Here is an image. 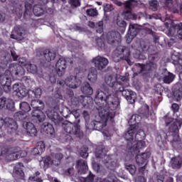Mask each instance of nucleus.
<instances>
[{
    "label": "nucleus",
    "mask_w": 182,
    "mask_h": 182,
    "mask_svg": "<svg viewBox=\"0 0 182 182\" xmlns=\"http://www.w3.org/2000/svg\"><path fill=\"white\" fill-rule=\"evenodd\" d=\"M105 92L97 90L95 93L94 102L97 105L98 114L102 121H93L91 122L94 129L100 132L107 126L109 119L114 117V110L119 106V97L112 93L109 87H105Z\"/></svg>",
    "instance_id": "1"
},
{
    "label": "nucleus",
    "mask_w": 182,
    "mask_h": 182,
    "mask_svg": "<svg viewBox=\"0 0 182 182\" xmlns=\"http://www.w3.org/2000/svg\"><path fill=\"white\" fill-rule=\"evenodd\" d=\"M47 117L54 122L55 126H61L68 134H75L79 136L80 134V127L77 124H73L69 121H64L63 117H60L58 112L55 110L48 109L46 112Z\"/></svg>",
    "instance_id": "2"
},
{
    "label": "nucleus",
    "mask_w": 182,
    "mask_h": 182,
    "mask_svg": "<svg viewBox=\"0 0 182 182\" xmlns=\"http://www.w3.org/2000/svg\"><path fill=\"white\" fill-rule=\"evenodd\" d=\"M164 119L166 124V127H168V133L171 134L173 136V141H180V128L182 126V120L174 119L168 117V115H165Z\"/></svg>",
    "instance_id": "3"
},
{
    "label": "nucleus",
    "mask_w": 182,
    "mask_h": 182,
    "mask_svg": "<svg viewBox=\"0 0 182 182\" xmlns=\"http://www.w3.org/2000/svg\"><path fill=\"white\" fill-rule=\"evenodd\" d=\"M25 156H26V151H22L19 147L6 148L0 146V159L4 157L10 161H14L21 157H25Z\"/></svg>",
    "instance_id": "4"
},
{
    "label": "nucleus",
    "mask_w": 182,
    "mask_h": 182,
    "mask_svg": "<svg viewBox=\"0 0 182 182\" xmlns=\"http://www.w3.org/2000/svg\"><path fill=\"white\" fill-rule=\"evenodd\" d=\"M31 107L33 110L31 112V119L33 123H43L46 119V116L42 112L45 109V104L41 100H33L31 101Z\"/></svg>",
    "instance_id": "5"
},
{
    "label": "nucleus",
    "mask_w": 182,
    "mask_h": 182,
    "mask_svg": "<svg viewBox=\"0 0 182 182\" xmlns=\"http://www.w3.org/2000/svg\"><path fill=\"white\" fill-rule=\"evenodd\" d=\"M14 117L15 120H17V122H23L24 129H26L28 134H29L31 137H36L38 134V130L33 123L26 122V120H28V115L26 114V112H23V111L17 112L14 114Z\"/></svg>",
    "instance_id": "6"
},
{
    "label": "nucleus",
    "mask_w": 182,
    "mask_h": 182,
    "mask_svg": "<svg viewBox=\"0 0 182 182\" xmlns=\"http://www.w3.org/2000/svg\"><path fill=\"white\" fill-rule=\"evenodd\" d=\"M29 63L26 58H19L18 65L11 64L9 67V72L11 76H23L25 75L23 67L27 68Z\"/></svg>",
    "instance_id": "7"
},
{
    "label": "nucleus",
    "mask_w": 182,
    "mask_h": 182,
    "mask_svg": "<svg viewBox=\"0 0 182 182\" xmlns=\"http://www.w3.org/2000/svg\"><path fill=\"white\" fill-rule=\"evenodd\" d=\"M149 116H150V107L149 105H146L139 109V114H134L132 115L128 123L129 126H135V129H139V123L141 122V119H143V117L149 119Z\"/></svg>",
    "instance_id": "8"
},
{
    "label": "nucleus",
    "mask_w": 182,
    "mask_h": 182,
    "mask_svg": "<svg viewBox=\"0 0 182 182\" xmlns=\"http://www.w3.org/2000/svg\"><path fill=\"white\" fill-rule=\"evenodd\" d=\"M149 63H146V64L135 63L134 66L138 69L139 73L157 70V64L156 62L159 60V57L156 55V54H151L149 55Z\"/></svg>",
    "instance_id": "9"
},
{
    "label": "nucleus",
    "mask_w": 182,
    "mask_h": 182,
    "mask_svg": "<svg viewBox=\"0 0 182 182\" xmlns=\"http://www.w3.org/2000/svg\"><path fill=\"white\" fill-rule=\"evenodd\" d=\"M80 105L83 107H92L93 106V98L80 95L77 97H73L70 99V102H69V106L71 109H77Z\"/></svg>",
    "instance_id": "10"
},
{
    "label": "nucleus",
    "mask_w": 182,
    "mask_h": 182,
    "mask_svg": "<svg viewBox=\"0 0 182 182\" xmlns=\"http://www.w3.org/2000/svg\"><path fill=\"white\" fill-rule=\"evenodd\" d=\"M144 139H146V133L142 129H139L135 134V140L137 142L132 147V151L134 153H139L141 149L146 147V141H143Z\"/></svg>",
    "instance_id": "11"
},
{
    "label": "nucleus",
    "mask_w": 182,
    "mask_h": 182,
    "mask_svg": "<svg viewBox=\"0 0 182 182\" xmlns=\"http://www.w3.org/2000/svg\"><path fill=\"white\" fill-rule=\"evenodd\" d=\"M3 126L10 134L18 130V123L12 118L6 117L4 119L0 118V129H2Z\"/></svg>",
    "instance_id": "12"
},
{
    "label": "nucleus",
    "mask_w": 182,
    "mask_h": 182,
    "mask_svg": "<svg viewBox=\"0 0 182 182\" xmlns=\"http://www.w3.org/2000/svg\"><path fill=\"white\" fill-rule=\"evenodd\" d=\"M137 132V128H136V126L132 125L130 126L127 129V132H124V137L125 140H127V149L129 150L133 151V140H134V134H136V132Z\"/></svg>",
    "instance_id": "13"
},
{
    "label": "nucleus",
    "mask_w": 182,
    "mask_h": 182,
    "mask_svg": "<svg viewBox=\"0 0 182 182\" xmlns=\"http://www.w3.org/2000/svg\"><path fill=\"white\" fill-rule=\"evenodd\" d=\"M115 92H121L122 96L126 99V100H127V102L131 103V105L135 103L136 97V92L130 90H124V87H123V85L122 83L120 85H118V87L115 90Z\"/></svg>",
    "instance_id": "14"
},
{
    "label": "nucleus",
    "mask_w": 182,
    "mask_h": 182,
    "mask_svg": "<svg viewBox=\"0 0 182 182\" xmlns=\"http://www.w3.org/2000/svg\"><path fill=\"white\" fill-rule=\"evenodd\" d=\"M66 68H68V61L63 58H60L58 60L55 64V70L58 76L62 77L66 72Z\"/></svg>",
    "instance_id": "15"
},
{
    "label": "nucleus",
    "mask_w": 182,
    "mask_h": 182,
    "mask_svg": "<svg viewBox=\"0 0 182 182\" xmlns=\"http://www.w3.org/2000/svg\"><path fill=\"white\" fill-rule=\"evenodd\" d=\"M92 62L94 63L95 68H97L98 70H103V69H105V68L109 65V60L100 55L94 58Z\"/></svg>",
    "instance_id": "16"
},
{
    "label": "nucleus",
    "mask_w": 182,
    "mask_h": 182,
    "mask_svg": "<svg viewBox=\"0 0 182 182\" xmlns=\"http://www.w3.org/2000/svg\"><path fill=\"white\" fill-rule=\"evenodd\" d=\"M13 90L16 92V96L18 97H26L28 96V93L29 91L26 89V87L22 84L16 83L13 85Z\"/></svg>",
    "instance_id": "17"
},
{
    "label": "nucleus",
    "mask_w": 182,
    "mask_h": 182,
    "mask_svg": "<svg viewBox=\"0 0 182 182\" xmlns=\"http://www.w3.org/2000/svg\"><path fill=\"white\" fill-rule=\"evenodd\" d=\"M39 4H36L33 7V12L36 16H42L45 10H43V6L48 4V0H37Z\"/></svg>",
    "instance_id": "18"
},
{
    "label": "nucleus",
    "mask_w": 182,
    "mask_h": 182,
    "mask_svg": "<svg viewBox=\"0 0 182 182\" xmlns=\"http://www.w3.org/2000/svg\"><path fill=\"white\" fill-rule=\"evenodd\" d=\"M14 33L15 34H11L10 36L11 38L18 40L19 38L23 39V37L25 36V35H26V33H28V31H26V29H25V28L21 26H17L14 28Z\"/></svg>",
    "instance_id": "19"
},
{
    "label": "nucleus",
    "mask_w": 182,
    "mask_h": 182,
    "mask_svg": "<svg viewBox=\"0 0 182 182\" xmlns=\"http://www.w3.org/2000/svg\"><path fill=\"white\" fill-rule=\"evenodd\" d=\"M13 174L17 178L23 180L25 178V173L23 172V164L18 162L16 164L13 168Z\"/></svg>",
    "instance_id": "20"
},
{
    "label": "nucleus",
    "mask_w": 182,
    "mask_h": 182,
    "mask_svg": "<svg viewBox=\"0 0 182 182\" xmlns=\"http://www.w3.org/2000/svg\"><path fill=\"white\" fill-rule=\"evenodd\" d=\"M0 83L3 86V89L6 93L11 92L12 80L8 75H0Z\"/></svg>",
    "instance_id": "21"
},
{
    "label": "nucleus",
    "mask_w": 182,
    "mask_h": 182,
    "mask_svg": "<svg viewBox=\"0 0 182 182\" xmlns=\"http://www.w3.org/2000/svg\"><path fill=\"white\" fill-rule=\"evenodd\" d=\"M135 154H137L135 157L136 164L138 166H144L146 164V161H147V159L150 157V152H146V153H142L141 154H139L140 152H134Z\"/></svg>",
    "instance_id": "22"
},
{
    "label": "nucleus",
    "mask_w": 182,
    "mask_h": 182,
    "mask_svg": "<svg viewBox=\"0 0 182 182\" xmlns=\"http://www.w3.org/2000/svg\"><path fill=\"white\" fill-rule=\"evenodd\" d=\"M66 86L71 89H76L80 86V80H77L76 75H70L66 78Z\"/></svg>",
    "instance_id": "23"
},
{
    "label": "nucleus",
    "mask_w": 182,
    "mask_h": 182,
    "mask_svg": "<svg viewBox=\"0 0 182 182\" xmlns=\"http://www.w3.org/2000/svg\"><path fill=\"white\" fill-rule=\"evenodd\" d=\"M116 79V77L109 75H107L105 78V82L106 85L109 86V87H112V89H114V90L115 91L117 87H119V85L122 84V82H119Z\"/></svg>",
    "instance_id": "24"
},
{
    "label": "nucleus",
    "mask_w": 182,
    "mask_h": 182,
    "mask_svg": "<svg viewBox=\"0 0 182 182\" xmlns=\"http://www.w3.org/2000/svg\"><path fill=\"white\" fill-rule=\"evenodd\" d=\"M120 49H121V53L122 55H123L122 59L124 60H126V62L127 63L128 65H129V66H132L134 62L130 60V50L129 49V48L126 46H123Z\"/></svg>",
    "instance_id": "25"
},
{
    "label": "nucleus",
    "mask_w": 182,
    "mask_h": 182,
    "mask_svg": "<svg viewBox=\"0 0 182 182\" xmlns=\"http://www.w3.org/2000/svg\"><path fill=\"white\" fill-rule=\"evenodd\" d=\"M120 39V33L116 31H110L107 35V43L113 45L116 41H119Z\"/></svg>",
    "instance_id": "26"
},
{
    "label": "nucleus",
    "mask_w": 182,
    "mask_h": 182,
    "mask_svg": "<svg viewBox=\"0 0 182 182\" xmlns=\"http://www.w3.org/2000/svg\"><path fill=\"white\" fill-rule=\"evenodd\" d=\"M77 168L78 170V173H80L81 174H86V172L89 169L87 162L83 159L77 161Z\"/></svg>",
    "instance_id": "27"
},
{
    "label": "nucleus",
    "mask_w": 182,
    "mask_h": 182,
    "mask_svg": "<svg viewBox=\"0 0 182 182\" xmlns=\"http://www.w3.org/2000/svg\"><path fill=\"white\" fill-rule=\"evenodd\" d=\"M43 55L46 62H52V60H55L56 58V52L50 49L43 51Z\"/></svg>",
    "instance_id": "28"
},
{
    "label": "nucleus",
    "mask_w": 182,
    "mask_h": 182,
    "mask_svg": "<svg viewBox=\"0 0 182 182\" xmlns=\"http://www.w3.org/2000/svg\"><path fill=\"white\" fill-rule=\"evenodd\" d=\"M45 149H46V146H45V142H43V141H38L37 143L36 147H35L32 150V154H33V156H41V154H42V153H43V151H45Z\"/></svg>",
    "instance_id": "29"
},
{
    "label": "nucleus",
    "mask_w": 182,
    "mask_h": 182,
    "mask_svg": "<svg viewBox=\"0 0 182 182\" xmlns=\"http://www.w3.org/2000/svg\"><path fill=\"white\" fill-rule=\"evenodd\" d=\"M81 91L83 95H85V97H90L89 96H92V95H93V88L91 87L89 82H85L84 84V85L81 87Z\"/></svg>",
    "instance_id": "30"
},
{
    "label": "nucleus",
    "mask_w": 182,
    "mask_h": 182,
    "mask_svg": "<svg viewBox=\"0 0 182 182\" xmlns=\"http://www.w3.org/2000/svg\"><path fill=\"white\" fill-rule=\"evenodd\" d=\"M171 166L172 168H181L182 158L181 156H175L171 160Z\"/></svg>",
    "instance_id": "31"
},
{
    "label": "nucleus",
    "mask_w": 182,
    "mask_h": 182,
    "mask_svg": "<svg viewBox=\"0 0 182 182\" xmlns=\"http://www.w3.org/2000/svg\"><path fill=\"white\" fill-rule=\"evenodd\" d=\"M105 147L103 144H100L97 146L95 149V156L98 159H102L103 156L106 155V152H105Z\"/></svg>",
    "instance_id": "32"
},
{
    "label": "nucleus",
    "mask_w": 182,
    "mask_h": 182,
    "mask_svg": "<svg viewBox=\"0 0 182 182\" xmlns=\"http://www.w3.org/2000/svg\"><path fill=\"white\" fill-rule=\"evenodd\" d=\"M43 131L46 134H50V136L55 134V128H53V125L49 122L44 123Z\"/></svg>",
    "instance_id": "33"
},
{
    "label": "nucleus",
    "mask_w": 182,
    "mask_h": 182,
    "mask_svg": "<svg viewBox=\"0 0 182 182\" xmlns=\"http://www.w3.org/2000/svg\"><path fill=\"white\" fill-rule=\"evenodd\" d=\"M88 80L90 82H96L97 80V70L95 68H91L90 69V73H88Z\"/></svg>",
    "instance_id": "34"
},
{
    "label": "nucleus",
    "mask_w": 182,
    "mask_h": 182,
    "mask_svg": "<svg viewBox=\"0 0 182 182\" xmlns=\"http://www.w3.org/2000/svg\"><path fill=\"white\" fill-rule=\"evenodd\" d=\"M31 97H33L34 99H39L42 95V89L39 87L35 88L33 90L28 92V96H31Z\"/></svg>",
    "instance_id": "35"
},
{
    "label": "nucleus",
    "mask_w": 182,
    "mask_h": 182,
    "mask_svg": "<svg viewBox=\"0 0 182 182\" xmlns=\"http://www.w3.org/2000/svg\"><path fill=\"white\" fill-rule=\"evenodd\" d=\"M31 14H32V4L29 3H26L25 11L23 13L24 19H28V18H30Z\"/></svg>",
    "instance_id": "36"
},
{
    "label": "nucleus",
    "mask_w": 182,
    "mask_h": 182,
    "mask_svg": "<svg viewBox=\"0 0 182 182\" xmlns=\"http://www.w3.org/2000/svg\"><path fill=\"white\" fill-rule=\"evenodd\" d=\"M140 32V28H137L134 24H130L129 27L128 33L131 34L132 36L136 38L137 36V33Z\"/></svg>",
    "instance_id": "37"
},
{
    "label": "nucleus",
    "mask_w": 182,
    "mask_h": 182,
    "mask_svg": "<svg viewBox=\"0 0 182 182\" xmlns=\"http://www.w3.org/2000/svg\"><path fill=\"white\" fill-rule=\"evenodd\" d=\"M171 11L173 14H180L182 15V4L176 3L171 8Z\"/></svg>",
    "instance_id": "38"
},
{
    "label": "nucleus",
    "mask_w": 182,
    "mask_h": 182,
    "mask_svg": "<svg viewBox=\"0 0 182 182\" xmlns=\"http://www.w3.org/2000/svg\"><path fill=\"white\" fill-rule=\"evenodd\" d=\"M19 107L21 112L24 113H28V112H31V105L26 102H21L19 104Z\"/></svg>",
    "instance_id": "39"
},
{
    "label": "nucleus",
    "mask_w": 182,
    "mask_h": 182,
    "mask_svg": "<svg viewBox=\"0 0 182 182\" xmlns=\"http://www.w3.org/2000/svg\"><path fill=\"white\" fill-rule=\"evenodd\" d=\"M176 75L171 73H168L167 75H165L163 78L164 83H166L167 85L171 83L173 80H174Z\"/></svg>",
    "instance_id": "40"
},
{
    "label": "nucleus",
    "mask_w": 182,
    "mask_h": 182,
    "mask_svg": "<svg viewBox=\"0 0 182 182\" xmlns=\"http://www.w3.org/2000/svg\"><path fill=\"white\" fill-rule=\"evenodd\" d=\"M27 72L32 73L33 75H36L38 73V67L36 65L31 64V63L26 67Z\"/></svg>",
    "instance_id": "41"
},
{
    "label": "nucleus",
    "mask_w": 182,
    "mask_h": 182,
    "mask_svg": "<svg viewBox=\"0 0 182 182\" xmlns=\"http://www.w3.org/2000/svg\"><path fill=\"white\" fill-rule=\"evenodd\" d=\"M173 28L177 31L178 38L182 39V23L173 25Z\"/></svg>",
    "instance_id": "42"
},
{
    "label": "nucleus",
    "mask_w": 182,
    "mask_h": 182,
    "mask_svg": "<svg viewBox=\"0 0 182 182\" xmlns=\"http://www.w3.org/2000/svg\"><path fill=\"white\" fill-rule=\"evenodd\" d=\"M159 8V1L157 0H151L149 2V9L153 11L154 12H156Z\"/></svg>",
    "instance_id": "43"
},
{
    "label": "nucleus",
    "mask_w": 182,
    "mask_h": 182,
    "mask_svg": "<svg viewBox=\"0 0 182 182\" xmlns=\"http://www.w3.org/2000/svg\"><path fill=\"white\" fill-rule=\"evenodd\" d=\"M62 159H63V154L61 153L56 154L55 155L54 159V166H59L60 164V161H62Z\"/></svg>",
    "instance_id": "44"
},
{
    "label": "nucleus",
    "mask_w": 182,
    "mask_h": 182,
    "mask_svg": "<svg viewBox=\"0 0 182 182\" xmlns=\"http://www.w3.org/2000/svg\"><path fill=\"white\" fill-rule=\"evenodd\" d=\"M40 175L41 173L39 171H37L33 174V176L29 177V180H31V181L43 182V181L41 178L38 177Z\"/></svg>",
    "instance_id": "45"
},
{
    "label": "nucleus",
    "mask_w": 182,
    "mask_h": 182,
    "mask_svg": "<svg viewBox=\"0 0 182 182\" xmlns=\"http://www.w3.org/2000/svg\"><path fill=\"white\" fill-rule=\"evenodd\" d=\"M5 107H6L8 110H14V109H15V103L14 102V100L7 99Z\"/></svg>",
    "instance_id": "46"
},
{
    "label": "nucleus",
    "mask_w": 182,
    "mask_h": 182,
    "mask_svg": "<svg viewBox=\"0 0 182 182\" xmlns=\"http://www.w3.org/2000/svg\"><path fill=\"white\" fill-rule=\"evenodd\" d=\"M126 169L130 173L132 176H134L137 170L136 166L134 165H126Z\"/></svg>",
    "instance_id": "47"
},
{
    "label": "nucleus",
    "mask_w": 182,
    "mask_h": 182,
    "mask_svg": "<svg viewBox=\"0 0 182 182\" xmlns=\"http://www.w3.org/2000/svg\"><path fill=\"white\" fill-rule=\"evenodd\" d=\"M89 149L87 148V146H82L81 148V151L80 152L81 157H82V159H87V157L89 156V153H87V150Z\"/></svg>",
    "instance_id": "48"
},
{
    "label": "nucleus",
    "mask_w": 182,
    "mask_h": 182,
    "mask_svg": "<svg viewBox=\"0 0 182 182\" xmlns=\"http://www.w3.org/2000/svg\"><path fill=\"white\" fill-rule=\"evenodd\" d=\"M86 14L88 16H92V17L97 16L98 15L97 9H87Z\"/></svg>",
    "instance_id": "49"
},
{
    "label": "nucleus",
    "mask_w": 182,
    "mask_h": 182,
    "mask_svg": "<svg viewBox=\"0 0 182 182\" xmlns=\"http://www.w3.org/2000/svg\"><path fill=\"white\" fill-rule=\"evenodd\" d=\"M97 33H103V21H98L95 25Z\"/></svg>",
    "instance_id": "50"
},
{
    "label": "nucleus",
    "mask_w": 182,
    "mask_h": 182,
    "mask_svg": "<svg viewBox=\"0 0 182 182\" xmlns=\"http://www.w3.org/2000/svg\"><path fill=\"white\" fill-rule=\"evenodd\" d=\"M55 166V160H52V158L50 156H46L44 158V166Z\"/></svg>",
    "instance_id": "51"
},
{
    "label": "nucleus",
    "mask_w": 182,
    "mask_h": 182,
    "mask_svg": "<svg viewBox=\"0 0 182 182\" xmlns=\"http://www.w3.org/2000/svg\"><path fill=\"white\" fill-rule=\"evenodd\" d=\"M160 2L164 8H170L173 5V0H160Z\"/></svg>",
    "instance_id": "52"
},
{
    "label": "nucleus",
    "mask_w": 182,
    "mask_h": 182,
    "mask_svg": "<svg viewBox=\"0 0 182 182\" xmlns=\"http://www.w3.org/2000/svg\"><path fill=\"white\" fill-rule=\"evenodd\" d=\"M97 46L101 50L105 49V41L101 38H96Z\"/></svg>",
    "instance_id": "53"
},
{
    "label": "nucleus",
    "mask_w": 182,
    "mask_h": 182,
    "mask_svg": "<svg viewBox=\"0 0 182 182\" xmlns=\"http://www.w3.org/2000/svg\"><path fill=\"white\" fill-rule=\"evenodd\" d=\"M132 2H134V0H128L124 3L125 9H129V11L132 9V6H133Z\"/></svg>",
    "instance_id": "54"
},
{
    "label": "nucleus",
    "mask_w": 182,
    "mask_h": 182,
    "mask_svg": "<svg viewBox=\"0 0 182 182\" xmlns=\"http://www.w3.org/2000/svg\"><path fill=\"white\" fill-rule=\"evenodd\" d=\"M71 114L75 117V119H79L80 117L79 109L76 108H74L73 110L71 111Z\"/></svg>",
    "instance_id": "55"
},
{
    "label": "nucleus",
    "mask_w": 182,
    "mask_h": 182,
    "mask_svg": "<svg viewBox=\"0 0 182 182\" xmlns=\"http://www.w3.org/2000/svg\"><path fill=\"white\" fill-rule=\"evenodd\" d=\"M7 100L8 99L5 97L0 98V109H4V107H5Z\"/></svg>",
    "instance_id": "56"
},
{
    "label": "nucleus",
    "mask_w": 182,
    "mask_h": 182,
    "mask_svg": "<svg viewBox=\"0 0 182 182\" xmlns=\"http://www.w3.org/2000/svg\"><path fill=\"white\" fill-rule=\"evenodd\" d=\"M72 140V136L69 134H65L63 139V143H70Z\"/></svg>",
    "instance_id": "57"
},
{
    "label": "nucleus",
    "mask_w": 182,
    "mask_h": 182,
    "mask_svg": "<svg viewBox=\"0 0 182 182\" xmlns=\"http://www.w3.org/2000/svg\"><path fill=\"white\" fill-rule=\"evenodd\" d=\"M70 4L71 6L77 8V6H80V0H70Z\"/></svg>",
    "instance_id": "58"
},
{
    "label": "nucleus",
    "mask_w": 182,
    "mask_h": 182,
    "mask_svg": "<svg viewBox=\"0 0 182 182\" xmlns=\"http://www.w3.org/2000/svg\"><path fill=\"white\" fill-rule=\"evenodd\" d=\"M117 25L119 26V28H126L127 23L126 21H124V20H117Z\"/></svg>",
    "instance_id": "59"
},
{
    "label": "nucleus",
    "mask_w": 182,
    "mask_h": 182,
    "mask_svg": "<svg viewBox=\"0 0 182 182\" xmlns=\"http://www.w3.org/2000/svg\"><path fill=\"white\" fill-rule=\"evenodd\" d=\"M171 109L173 112V114H176V113H177V112H178V110H180V106H178V105L176 103H173L171 105Z\"/></svg>",
    "instance_id": "60"
},
{
    "label": "nucleus",
    "mask_w": 182,
    "mask_h": 182,
    "mask_svg": "<svg viewBox=\"0 0 182 182\" xmlns=\"http://www.w3.org/2000/svg\"><path fill=\"white\" fill-rule=\"evenodd\" d=\"M82 117L85 119V122H89V120H90V114L86 110L82 112Z\"/></svg>",
    "instance_id": "61"
},
{
    "label": "nucleus",
    "mask_w": 182,
    "mask_h": 182,
    "mask_svg": "<svg viewBox=\"0 0 182 182\" xmlns=\"http://www.w3.org/2000/svg\"><path fill=\"white\" fill-rule=\"evenodd\" d=\"M113 9H114L113 5L112 4H106V6H105L104 7L105 12H112Z\"/></svg>",
    "instance_id": "62"
},
{
    "label": "nucleus",
    "mask_w": 182,
    "mask_h": 182,
    "mask_svg": "<svg viewBox=\"0 0 182 182\" xmlns=\"http://www.w3.org/2000/svg\"><path fill=\"white\" fill-rule=\"evenodd\" d=\"M114 176H108L107 178H104L101 182H115Z\"/></svg>",
    "instance_id": "63"
},
{
    "label": "nucleus",
    "mask_w": 182,
    "mask_h": 182,
    "mask_svg": "<svg viewBox=\"0 0 182 182\" xmlns=\"http://www.w3.org/2000/svg\"><path fill=\"white\" fill-rule=\"evenodd\" d=\"M134 39V36H132L129 33L126 35L127 43H132V41Z\"/></svg>",
    "instance_id": "64"
}]
</instances>
